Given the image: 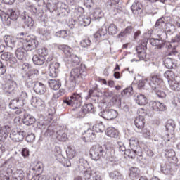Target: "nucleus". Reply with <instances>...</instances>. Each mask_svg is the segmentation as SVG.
Instances as JSON below:
<instances>
[{
	"mask_svg": "<svg viewBox=\"0 0 180 180\" xmlns=\"http://www.w3.org/2000/svg\"><path fill=\"white\" fill-rule=\"evenodd\" d=\"M32 61L35 65H43V64H44V61H46V58L39 55H34L32 57Z\"/></svg>",
	"mask_w": 180,
	"mask_h": 180,
	"instance_id": "obj_31",
	"label": "nucleus"
},
{
	"mask_svg": "<svg viewBox=\"0 0 180 180\" xmlns=\"http://www.w3.org/2000/svg\"><path fill=\"white\" fill-rule=\"evenodd\" d=\"M45 134L48 137L50 136H53V134H54V129H53L52 126H49L48 127L47 130L45 132Z\"/></svg>",
	"mask_w": 180,
	"mask_h": 180,
	"instance_id": "obj_60",
	"label": "nucleus"
},
{
	"mask_svg": "<svg viewBox=\"0 0 180 180\" xmlns=\"http://www.w3.org/2000/svg\"><path fill=\"white\" fill-rule=\"evenodd\" d=\"M11 127L8 125L0 127V157L2 155V153L5 152V147L2 146V143L8 139Z\"/></svg>",
	"mask_w": 180,
	"mask_h": 180,
	"instance_id": "obj_5",
	"label": "nucleus"
},
{
	"mask_svg": "<svg viewBox=\"0 0 180 180\" xmlns=\"http://www.w3.org/2000/svg\"><path fill=\"white\" fill-rule=\"evenodd\" d=\"M4 40L9 50H13L17 44L15 54L17 58L21 61L26 60V51H32L39 46L37 38L33 35L27 36L25 40L23 38H15L6 35Z\"/></svg>",
	"mask_w": 180,
	"mask_h": 180,
	"instance_id": "obj_1",
	"label": "nucleus"
},
{
	"mask_svg": "<svg viewBox=\"0 0 180 180\" xmlns=\"http://www.w3.org/2000/svg\"><path fill=\"white\" fill-rule=\"evenodd\" d=\"M55 36L56 37H61L62 39H65V37H67V36H68V32H67L66 30H60L59 32H57L55 34Z\"/></svg>",
	"mask_w": 180,
	"mask_h": 180,
	"instance_id": "obj_53",
	"label": "nucleus"
},
{
	"mask_svg": "<svg viewBox=\"0 0 180 180\" xmlns=\"http://www.w3.org/2000/svg\"><path fill=\"white\" fill-rule=\"evenodd\" d=\"M78 171L85 175L89 170L86 169V165H78Z\"/></svg>",
	"mask_w": 180,
	"mask_h": 180,
	"instance_id": "obj_57",
	"label": "nucleus"
},
{
	"mask_svg": "<svg viewBox=\"0 0 180 180\" xmlns=\"http://www.w3.org/2000/svg\"><path fill=\"white\" fill-rule=\"evenodd\" d=\"M82 108L86 113H94V105L92 103L84 105Z\"/></svg>",
	"mask_w": 180,
	"mask_h": 180,
	"instance_id": "obj_51",
	"label": "nucleus"
},
{
	"mask_svg": "<svg viewBox=\"0 0 180 180\" xmlns=\"http://www.w3.org/2000/svg\"><path fill=\"white\" fill-rule=\"evenodd\" d=\"M165 155L166 157V158L170 161L171 162H172V160H174L175 158V150H172V149H169V150H167Z\"/></svg>",
	"mask_w": 180,
	"mask_h": 180,
	"instance_id": "obj_39",
	"label": "nucleus"
},
{
	"mask_svg": "<svg viewBox=\"0 0 180 180\" xmlns=\"http://www.w3.org/2000/svg\"><path fill=\"white\" fill-rule=\"evenodd\" d=\"M135 101L140 106H144L147 105V97L144 94H136L135 95Z\"/></svg>",
	"mask_w": 180,
	"mask_h": 180,
	"instance_id": "obj_17",
	"label": "nucleus"
},
{
	"mask_svg": "<svg viewBox=\"0 0 180 180\" xmlns=\"http://www.w3.org/2000/svg\"><path fill=\"white\" fill-rule=\"evenodd\" d=\"M165 78H167V81H172V79H176L175 74L171 70H167L164 73Z\"/></svg>",
	"mask_w": 180,
	"mask_h": 180,
	"instance_id": "obj_46",
	"label": "nucleus"
},
{
	"mask_svg": "<svg viewBox=\"0 0 180 180\" xmlns=\"http://www.w3.org/2000/svg\"><path fill=\"white\" fill-rule=\"evenodd\" d=\"M66 155L69 160H72L77 155V152L72 148L68 147L66 150Z\"/></svg>",
	"mask_w": 180,
	"mask_h": 180,
	"instance_id": "obj_43",
	"label": "nucleus"
},
{
	"mask_svg": "<svg viewBox=\"0 0 180 180\" xmlns=\"http://www.w3.org/2000/svg\"><path fill=\"white\" fill-rule=\"evenodd\" d=\"M134 124L136 127L139 130L144 129V124H146V120L144 119V116L139 115V117H136L134 120Z\"/></svg>",
	"mask_w": 180,
	"mask_h": 180,
	"instance_id": "obj_18",
	"label": "nucleus"
},
{
	"mask_svg": "<svg viewBox=\"0 0 180 180\" xmlns=\"http://www.w3.org/2000/svg\"><path fill=\"white\" fill-rule=\"evenodd\" d=\"M58 5H60V8L62 9V12L58 14L59 18H65V16H68V10H67V5L63 2L58 3Z\"/></svg>",
	"mask_w": 180,
	"mask_h": 180,
	"instance_id": "obj_33",
	"label": "nucleus"
},
{
	"mask_svg": "<svg viewBox=\"0 0 180 180\" xmlns=\"http://www.w3.org/2000/svg\"><path fill=\"white\" fill-rule=\"evenodd\" d=\"M68 61L69 64L72 65H78V64L80 63L79 58L77 56V55L74 54L68 58Z\"/></svg>",
	"mask_w": 180,
	"mask_h": 180,
	"instance_id": "obj_37",
	"label": "nucleus"
},
{
	"mask_svg": "<svg viewBox=\"0 0 180 180\" xmlns=\"http://www.w3.org/2000/svg\"><path fill=\"white\" fill-rule=\"evenodd\" d=\"M105 134L112 139H117V137H119V131H117V130L114 127L107 128L105 130Z\"/></svg>",
	"mask_w": 180,
	"mask_h": 180,
	"instance_id": "obj_21",
	"label": "nucleus"
},
{
	"mask_svg": "<svg viewBox=\"0 0 180 180\" xmlns=\"http://www.w3.org/2000/svg\"><path fill=\"white\" fill-rule=\"evenodd\" d=\"M15 179L22 180L25 178V172L22 169H18L14 174Z\"/></svg>",
	"mask_w": 180,
	"mask_h": 180,
	"instance_id": "obj_49",
	"label": "nucleus"
},
{
	"mask_svg": "<svg viewBox=\"0 0 180 180\" xmlns=\"http://www.w3.org/2000/svg\"><path fill=\"white\" fill-rule=\"evenodd\" d=\"M34 91L38 95H45L47 92V87L41 82H36L34 85Z\"/></svg>",
	"mask_w": 180,
	"mask_h": 180,
	"instance_id": "obj_14",
	"label": "nucleus"
},
{
	"mask_svg": "<svg viewBox=\"0 0 180 180\" xmlns=\"http://www.w3.org/2000/svg\"><path fill=\"white\" fill-rule=\"evenodd\" d=\"M150 43L152 46H155L158 49H162L165 41L162 39L152 38L150 39Z\"/></svg>",
	"mask_w": 180,
	"mask_h": 180,
	"instance_id": "obj_26",
	"label": "nucleus"
},
{
	"mask_svg": "<svg viewBox=\"0 0 180 180\" xmlns=\"http://www.w3.org/2000/svg\"><path fill=\"white\" fill-rule=\"evenodd\" d=\"M84 179L86 180H102L101 174L99 172H91L89 171L84 174Z\"/></svg>",
	"mask_w": 180,
	"mask_h": 180,
	"instance_id": "obj_16",
	"label": "nucleus"
},
{
	"mask_svg": "<svg viewBox=\"0 0 180 180\" xmlns=\"http://www.w3.org/2000/svg\"><path fill=\"white\" fill-rule=\"evenodd\" d=\"M173 106L174 108H177V109H180V99L179 98H174L172 102Z\"/></svg>",
	"mask_w": 180,
	"mask_h": 180,
	"instance_id": "obj_59",
	"label": "nucleus"
},
{
	"mask_svg": "<svg viewBox=\"0 0 180 180\" xmlns=\"http://www.w3.org/2000/svg\"><path fill=\"white\" fill-rule=\"evenodd\" d=\"M38 56H41V57H47L49 56V49L47 48H39L37 50Z\"/></svg>",
	"mask_w": 180,
	"mask_h": 180,
	"instance_id": "obj_47",
	"label": "nucleus"
},
{
	"mask_svg": "<svg viewBox=\"0 0 180 180\" xmlns=\"http://www.w3.org/2000/svg\"><path fill=\"white\" fill-rule=\"evenodd\" d=\"M85 77H86V68L85 65L82 64L71 70L69 81L72 82V85H75L77 82H82Z\"/></svg>",
	"mask_w": 180,
	"mask_h": 180,
	"instance_id": "obj_2",
	"label": "nucleus"
},
{
	"mask_svg": "<svg viewBox=\"0 0 180 180\" xmlns=\"http://www.w3.org/2000/svg\"><path fill=\"white\" fill-rule=\"evenodd\" d=\"M22 103H23L19 98L13 99L9 103V108L10 109H18L22 106Z\"/></svg>",
	"mask_w": 180,
	"mask_h": 180,
	"instance_id": "obj_35",
	"label": "nucleus"
},
{
	"mask_svg": "<svg viewBox=\"0 0 180 180\" xmlns=\"http://www.w3.org/2000/svg\"><path fill=\"white\" fill-rule=\"evenodd\" d=\"M40 34L43 37L44 40H49L51 37L50 36V30L46 29H41L39 31Z\"/></svg>",
	"mask_w": 180,
	"mask_h": 180,
	"instance_id": "obj_44",
	"label": "nucleus"
},
{
	"mask_svg": "<svg viewBox=\"0 0 180 180\" xmlns=\"http://www.w3.org/2000/svg\"><path fill=\"white\" fill-rule=\"evenodd\" d=\"M95 130L97 133H102L105 131V126L102 122H100L95 125Z\"/></svg>",
	"mask_w": 180,
	"mask_h": 180,
	"instance_id": "obj_50",
	"label": "nucleus"
},
{
	"mask_svg": "<svg viewBox=\"0 0 180 180\" xmlns=\"http://www.w3.org/2000/svg\"><path fill=\"white\" fill-rule=\"evenodd\" d=\"M165 129L170 134H174V131H175V122L172 120H169L165 125Z\"/></svg>",
	"mask_w": 180,
	"mask_h": 180,
	"instance_id": "obj_27",
	"label": "nucleus"
},
{
	"mask_svg": "<svg viewBox=\"0 0 180 180\" xmlns=\"http://www.w3.org/2000/svg\"><path fill=\"white\" fill-rule=\"evenodd\" d=\"M19 18V12L15 11L14 9L9 8L7 11V14L4 15V19L5 22H7V24L9 25L11 20H18Z\"/></svg>",
	"mask_w": 180,
	"mask_h": 180,
	"instance_id": "obj_8",
	"label": "nucleus"
},
{
	"mask_svg": "<svg viewBox=\"0 0 180 180\" xmlns=\"http://www.w3.org/2000/svg\"><path fill=\"white\" fill-rule=\"evenodd\" d=\"M20 18L22 19V20H24V23L28 27H33V25H34V21H33V19L29 15H26V13H23L21 15Z\"/></svg>",
	"mask_w": 180,
	"mask_h": 180,
	"instance_id": "obj_20",
	"label": "nucleus"
},
{
	"mask_svg": "<svg viewBox=\"0 0 180 180\" xmlns=\"http://www.w3.org/2000/svg\"><path fill=\"white\" fill-rule=\"evenodd\" d=\"M34 139H35L34 134H30L25 136V140L28 143H32V141H34Z\"/></svg>",
	"mask_w": 180,
	"mask_h": 180,
	"instance_id": "obj_61",
	"label": "nucleus"
},
{
	"mask_svg": "<svg viewBox=\"0 0 180 180\" xmlns=\"http://www.w3.org/2000/svg\"><path fill=\"white\" fill-rule=\"evenodd\" d=\"M131 30H133V27H127L124 32L118 34V37H123L125 34H127V33H131Z\"/></svg>",
	"mask_w": 180,
	"mask_h": 180,
	"instance_id": "obj_58",
	"label": "nucleus"
},
{
	"mask_svg": "<svg viewBox=\"0 0 180 180\" xmlns=\"http://www.w3.org/2000/svg\"><path fill=\"white\" fill-rule=\"evenodd\" d=\"M84 139L85 141H93L95 140V131L89 129L85 131Z\"/></svg>",
	"mask_w": 180,
	"mask_h": 180,
	"instance_id": "obj_24",
	"label": "nucleus"
},
{
	"mask_svg": "<svg viewBox=\"0 0 180 180\" xmlns=\"http://www.w3.org/2000/svg\"><path fill=\"white\" fill-rule=\"evenodd\" d=\"M6 72V66L0 61V75H4Z\"/></svg>",
	"mask_w": 180,
	"mask_h": 180,
	"instance_id": "obj_63",
	"label": "nucleus"
},
{
	"mask_svg": "<svg viewBox=\"0 0 180 180\" xmlns=\"http://www.w3.org/2000/svg\"><path fill=\"white\" fill-rule=\"evenodd\" d=\"M56 137L59 141H67L68 137L67 136V134L65 131L60 130L58 131L56 134Z\"/></svg>",
	"mask_w": 180,
	"mask_h": 180,
	"instance_id": "obj_41",
	"label": "nucleus"
},
{
	"mask_svg": "<svg viewBox=\"0 0 180 180\" xmlns=\"http://www.w3.org/2000/svg\"><path fill=\"white\" fill-rule=\"evenodd\" d=\"M48 84L51 89H53V91H57L61 87V82L58 80L50 79L48 81Z\"/></svg>",
	"mask_w": 180,
	"mask_h": 180,
	"instance_id": "obj_25",
	"label": "nucleus"
},
{
	"mask_svg": "<svg viewBox=\"0 0 180 180\" xmlns=\"http://www.w3.org/2000/svg\"><path fill=\"white\" fill-rule=\"evenodd\" d=\"M25 137H26V131L22 129L12 131L10 134V139L13 140V141H15L17 143L23 141V139H25Z\"/></svg>",
	"mask_w": 180,
	"mask_h": 180,
	"instance_id": "obj_7",
	"label": "nucleus"
},
{
	"mask_svg": "<svg viewBox=\"0 0 180 180\" xmlns=\"http://www.w3.org/2000/svg\"><path fill=\"white\" fill-rule=\"evenodd\" d=\"M33 77H36L34 73H31V75H28L25 79V85L27 88H32L33 86V84H34V80L33 79Z\"/></svg>",
	"mask_w": 180,
	"mask_h": 180,
	"instance_id": "obj_40",
	"label": "nucleus"
},
{
	"mask_svg": "<svg viewBox=\"0 0 180 180\" xmlns=\"http://www.w3.org/2000/svg\"><path fill=\"white\" fill-rule=\"evenodd\" d=\"M163 63L166 68L172 69L175 68V67H176V60L169 57L165 58Z\"/></svg>",
	"mask_w": 180,
	"mask_h": 180,
	"instance_id": "obj_19",
	"label": "nucleus"
},
{
	"mask_svg": "<svg viewBox=\"0 0 180 180\" xmlns=\"http://www.w3.org/2000/svg\"><path fill=\"white\" fill-rule=\"evenodd\" d=\"M129 174L131 178H136L139 175V169L137 167H131Z\"/></svg>",
	"mask_w": 180,
	"mask_h": 180,
	"instance_id": "obj_52",
	"label": "nucleus"
},
{
	"mask_svg": "<svg viewBox=\"0 0 180 180\" xmlns=\"http://www.w3.org/2000/svg\"><path fill=\"white\" fill-rule=\"evenodd\" d=\"M124 154L129 158L134 159L136 158V155H141V150L137 149H128L125 150Z\"/></svg>",
	"mask_w": 180,
	"mask_h": 180,
	"instance_id": "obj_22",
	"label": "nucleus"
},
{
	"mask_svg": "<svg viewBox=\"0 0 180 180\" xmlns=\"http://www.w3.org/2000/svg\"><path fill=\"white\" fill-rule=\"evenodd\" d=\"M16 89H18V84L11 79L8 80L4 87V91L7 94H14Z\"/></svg>",
	"mask_w": 180,
	"mask_h": 180,
	"instance_id": "obj_10",
	"label": "nucleus"
},
{
	"mask_svg": "<svg viewBox=\"0 0 180 180\" xmlns=\"http://www.w3.org/2000/svg\"><path fill=\"white\" fill-rule=\"evenodd\" d=\"M58 49L60 50H62L64 53V54L66 56V57H70L72 56L71 53H72V49L71 47L65 45V44H62L58 46Z\"/></svg>",
	"mask_w": 180,
	"mask_h": 180,
	"instance_id": "obj_29",
	"label": "nucleus"
},
{
	"mask_svg": "<svg viewBox=\"0 0 180 180\" xmlns=\"http://www.w3.org/2000/svg\"><path fill=\"white\" fill-rule=\"evenodd\" d=\"M165 25V18H160L158 19L155 25V27H162Z\"/></svg>",
	"mask_w": 180,
	"mask_h": 180,
	"instance_id": "obj_55",
	"label": "nucleus"
},
{
	"mask_svg": "<svg viewBox=\"0 0 180 180\" xmlns=\"http://www.w3.org/2000/svg\"><path fill=\"white\" fill-rule=\"evenodd\" d=\"M0 180H9V176H6V172L0 171Z\"/></svg>",
	"mask_w": 180,
	"mask_h": 180,
	"instance_id": "obj_64",
	"label": "nucleus"
},
{
	"mask_svg": "<svg viewBox=\"0 0 180 180\" xmlns=\"http://www.w3.org/2000/svg\"><path fill=\"white\" fill-rule=\"evenodd\" d=\"M150 108L155 112H164V110H167V106L160 101H150Z\"/></svg>",
	"mask_w": 180,
	"mask_h": 180,
	"instance_id": "obj_13",
	"label": "nucleus"
},
{
	"mask_svg": "<svg viewBox=\"0 0 180 180\" xmlns=\"http://www.w3.org/2000/svg\"><path fill=\"white\" fill-rule=\"evenodd\" d=\"M79 23L82 26H89V25H91V18L89 16H79Z\"/></svg>",
	"mask_w": 180,
	"mask_h": 180,
	"instance_id": "obj_34",
	"label": "nucleus"
},
{
	"mask_svg": "<svg viewBox=\"0 0 180 180\" xmlns=\"http://www.w3.org/2000/svg\"><path fill=\"white\" fill-rule=\"evenodd\" d=\"M131 92H133V87H128L122 91L121 95H122V96L124 95H130Z\"/></svg>",
	"mask_w": 180,
	"mask_h": 180,
	"instance_id": "obj_62",
	"label": "nucleus"
},
{
	"mask_svg": "<svg viewBox=\"0 0 180 180\" xmlns=\"http://www.w3.org/2000/svg\"><path fill=\"white\" fill-rule=\"evenodd\" d=\"M20 94L18 98V99H20V101L23 103V101L25 99H27V93L23 90V87H20Z\"/></svg>",
	"mask_w": 180,
	"mask_h": 180,
	"instance_id": "obj_48",
	"label": "nucleus"
},
{
	"mask_svg": "<svg viewBox=\"0 0 180 180\" xmlns=\"http://www.w3.org/2000/svg\"><path fill=\"white\" fill-rule=\"evenodd\" d=\"M117 111L113 109L103 110L99 112V116L105 119V120H113V119H116L117 117Z\"/></svg>",
	"mask_w": 180,
	"mask_h": 180,
	"instance_id": "obj_9",
	"label": "nucleus"
},
{
	"mask_svg": "<svg viewBox=\"0 0 180 180\" xmlns=\"http://www.w3.org/2000/svg\"><path fill=\"white\" fill-rule=\"evenodd\" d=\"M103 13L101 8H96L93 13L91 15V18L93 20H98V19H102Z\"/></svg>",
	"mask_w": 180,
	"mask_h": 180,
	"instance_id": "obj_32",
	"label": "nucleus"
},
{
	"mask_svg": "<svg viewBox=\"0 0 180 180\" xmlns=\"http://www.w3.org/2000/svg\"><path fill=\"white\" fill-rule=\"evenodd\" d=\"M60 71V63L57 62H52L49 65V77L56 78Z\"/></svg>",
	"mask_w": 180,
	"mask_h": 180,
	"instance_id": "obj_11",
	"label": "nucleus"
},
{
	"mask_svg": "<svg viewBox=\"0 0 180 180\" xmlns=\"http://www.w3.org/2000/svg\"><path fill=\"white\" fill-rule=\"evenodd\" d=\"M6 61H7L11 65H15V64L18 63V60L16 58H15V56H13V55H12V53H11L10 57H8V60Z\"/></svg>",
	"mask_w": 180,
	"mask_h": 180,
	"instance_id": "obj_56",
	"label": "nucleus"
},
{
	"mask_svg": "<svg viewBox=\"0 0 180 180\" xmlns=\"http://www.w3.org/2000/svg\"><path fill=\"white\" fill-rule=\"evenodd\" d=\"M146 81L152 89H158V86L162 84V78L160 75H152L149 79H146Z\"/></svg>",
	"mask_w": 180,
	"mask_h": 180,
	"instance_id": "obj_6",
	"label": "nucleus"
},
{
	"mask_svg": "<svg viewBox=\"0 0 180 180\" xmlns=\"http://www.w3.org/2000/svg\"><path fill=\"white\" fill-rule=\"evenodd\" d=\"M63 103L68 105V106H72L73 110L81 108L82 105V96L81 94L73 93L72 95L65 100H63Z\"/></svg>",
	"mask_w": 180,
	"mask_h": 180,
	"instance_id": "obj_3",
	"label": "nucleus"
},
{
	"mask_svg": "<svg viewBox=\"0 0 180 180\" xmlns=\"http://www.w3.org/2000/svg\"><path fill=\"white\" fill-rule=\"evenodd\" d=\"M80 46L84 49L89 47V46H91V40L89 39H82L80 41Z\"/></svg>",
	"mask_w": 180,
	"mask_h": 180,
	"instance_id": "obj_54",
	"label": "nucleus"
},
{
	"mask_svg": "<svg viewBox=\"0 0 180 180\" xmlns=\"http://www.w3.org/2000/svg\"><path fill=\"white\" fill-rule=\"evenodd\" d=\"M106 149L99 146H94L90 149V157L91 160L98 161L101 157H106Z\"/></svg>",
	"mask_w": 180,
	"mask_h": 180,
	"instance_id": "obj_4",
	"label": "nucleus"
},
{
	"mask_svg": "<svg viewBox=\"0 0 180 180\" xmlns=\"http://www.w3.org/2000/svg\"><path fill=\"white\" fill-rule=\"evenodd\" d=\"M141 4L139 1L134 2L131 6L134 15H139V11H141Z\"/></svg>",
	"mask_w": 180,
	"mask_h": 180,
	"instance_id": "obj_38",
	"label": "nucleus"
},
{
	"mask_svg": "<svg viewBox=\"0 0 180 180\" xmlns=\"http://www.w3.org/2000/svg\"><path fill=\"white\" fill-rule=\"evenodd\" d=\"M22 122L24 124H26V126H31V124H33L34 122H36V120L34 119V117H33V116L26 113L24 114Z\"/></svg>",
	"mask_w": 180,
	"mask_h": 180,
	"instance_id": "obj_23",
	"label": "nucleus"
},
{
	"mask_svg": "<svg viewBox=\"0 0 180 180\" xmlns=\"http://www.w3.org/2000/svg\"><path fill=\"white\" fill-rule=\"evenodd\" d=\"M129 146L132 150H138L141 151V148L139 145V139L136 138L132 137L129 139Z\"/></svg>",
	"mask_w": 180,
	"mask_h": 180,
	"instance_id": "obj_28",
	"label": "nucleus"
},
{
	"mask_svg": "<svg viewBox=\"0 0 180 180\" xmlns=\"http://www.w3.org/2000/svg\"><path fill=\"white\" fill-rule=\"evenodd\" d=\"M169 85L171 89L173 91H180V82L176 79L168 80Z\"/></svg>",
	"mask_w": 180,
	"mask_h": 180,
	"instance_id": "obj_30",
	"label": "nucleus"
},
{
	"mask_svg": "<svg viewBox=\"0 0 180 180\" xmlns=\"http://www.w3.org/2000/svg\"><path fill=\"white\" fill-rule=\"evenodd\" d=\"M110 178L113 180H123V175L117 171H114L110 173Z\"/></svg>",
	"mask_w": 180,
	"mask_h": 180,
	"instance_id": "obj_42",
	"label": "nucleus"
},
{
	"mask_svg": "<svg viewBox=\"0 0 180 180\" xmlns=\"http://www.w3.org/2000/svg\"><path fill=\"white\" fill-rule=\"evenodd\" d=\"M20 68L23 72H30V74H34V75H39V70L37 69H32V65L27 63H23Z\"/></svg>",
	"mask_w": 180,
	"mask_h": 180,
	"instance_id": "obj_15",
	"label": "nucleus"
},
{
	"mask_svg": "<svg viewBox=\"0 0 180 180\" xmlns=\"http://www.w3.org/2000/svg\"><path fill=\"white\" fill-rule=\"evenodd\" d=\"M108 32L109 34L113 36L117 33V27L115 24H110L108 27Z\"/></svg>",
	"mask_w": 180,
	"mask_h": 180,
	"instance_id": "obj_45",
	"label": "nucleus"
},
{
	"mask_svg": "<svg viewBox=\"0 0 180 180\" xmlns=\"http://www.w3.org/2000/svg\"><path fill=\"white\" fill-rule=\"evenodd\" d=\"M136 50L138 53V57L139 60H144V58L147 57V55L146 54V51H144V46H136Z\"/></svg>",
	"mask_w": 180,
	"mask_h": 180,
	"instance_id": "obj_36",
	"label": "nucleus"
},
{
	"mask_svg": "<svg viewBox=\"0 0 180 180\" xmlns=\"http://www.w3.org/2000/svg\"><path fill=\"white\" fill-rule=\"evenodd\" d=\"M31 105L34 108L39 109V110H44L46 108V103L39 97H33L31 101Z\"/></svg>",
	"mask_w": 180,
	"mask_h": 180,
	"instance_id": "obj_12",
	"label": "nucleus"
}]
</instances>
